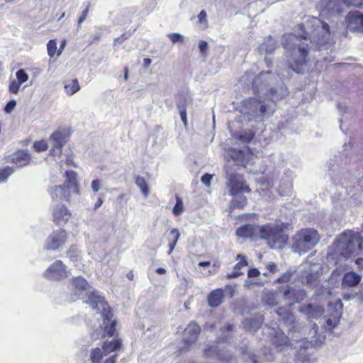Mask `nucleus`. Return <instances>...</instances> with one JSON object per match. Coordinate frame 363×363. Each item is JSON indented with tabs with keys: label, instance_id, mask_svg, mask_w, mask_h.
<instances>
[{
	"label": "nucleus",
	"instance_id": "de8ad7c7",
	"mask_svg": "<svg viewBox=\"0 0 363 363\" xmlns=\"http://www.w3.org/2000/svg\"><path fill=\"white\" fill-rule=\"evenodd\" d=\"M178 109L179 111L180 116L182 121L186 123V110L184 105L181 104H178L177 105Z\"/></svg>",
	"mask_w": 363,
	"mask_h": 363
},
{
	"label": "nucleus",
	"instance_id": "603ef678",
	"mask_svg": "<svg viewBox=\"0 0 363 363\" xmlns=\"http://www.w3.org/2000/svg\"><path fill=\"white\" fill-rule=\"evenodd\" d=\"M291 277V272H286L282 276H281L279 278L277 279V282L281 283V282H288Z\"/></svg>",
	"mask_w": 363,
	"mask_h": 363
},
{
	"label": "nucleus",
	"instance_id": "bf43d9fd",
	"mask_svg": "<svg viewBox=\"0 0 363 363\" xmlns=\"http://www.w3.org/2000/svg\"><path fill=\"white\" fill-rule=\"evenodd\" d=\"M247 274L249 277H257L259 275V271L256 268H253L248 271Z\"/></svg>",
	"mask_w": 363,
	"mask_h": 363
},
{
	"label": "nucleus",
	"instance_id": "680f3d73",
	"mask_svg": "<svg viewBox=\"0 0 363 363\" xmlns=\"http://www.w3.org/2000/svg\"><path fill=\"white\" fill-rule=\"evenodd\" d=\"M318 325L314 323L311 328V329L310 330V335H311V337H315L318 333Z\"/></svg>",
	"mask_w": 363,
	"mask_h": 363
},
{
	"label": "nucleus",
	"instance_id": "a878e982",
	"mask_svg": "<svg viewBox=\"0 0 363 363\" xmlns=\"http://www.w3.org/2000/svg\"><path fill=\"white\" fill-rule=\"evenodd\" d=\"M66 180L64 184L67 185V189L70 191L79 194L78 184L77 180V174L73 171H67L65 172Z\"/></svg>",
	"mask_w": 363,
	"mask_h": 363
},
{
	"label": "nucleus",
	"instance_id": "8fccbe9b",
	"mask_svg": "<svg viewBox=\"0 0 363 363\" xmlns=\"http://www.w3.org/2000/svg\"><path fill=\"white\" fill-rule=\"evenodd\" d=\"M130 36V32H127L125 33H123L120 37L116 38L114 39V44L119 43L121 44L123 42H124L125 40L129 38Z\"/></svg>",
	"mask_w": 363,
	"mask_h": 363
},
{
	"label": "nucleus",
	"instance_id": "b1692460",
	"mask_svg": "<svg viewBox=\"0 0 363 363\" xmlns=\"http://www.w3.org/2000/svg\"><path fill=\"white\" fill-rule=\"evenodd\" d=\"M109 311L111 312V315H109V319H108L105 315L103 311V308L101 307V310L98 311V312L101 313L102 317L104 318V330L105 333L108 335L109 337H112L116 331V320H111V318L113 317V313L109 308V306L108 305V308H106V312Z\"/></svg>",
	"mask_w": 363,
	"mask_h": 363
},
{
	"label": "nucleus",
	"instance_id": "ea45409f",
	"mask_svg": "<svg viewBox=\"0 0 363 363\" xmlns=\"http://www.w3.org/2000/svg\"><path fill=\"white\" fill-rule=\"evenodd\" d=\"M264 302L269 306H274L278 304L275 294L273 293L268 294L264 299Z\"/></svg>",
	"mask_w": 363,
	"mask_h": 363
},
{
	"label": "nucleus",
	"instance_id": "39448f33",
	"mask_svg": "<svg viewBox=\"0 0 363 363\" xmlns=\"http://www.w3.org/2000/svg\"><path fill=\"white\" fill-rule=\"evenodd\" d=\"M226 186L229 194L234 196L231 201V207L233 208H242L247 204V198L244 196H237L241 192L250 193L251 189L244 184L242 175L237 174L228 165L225 167Z\"/></svg>",
	"mask_w": 363,
	"mask_h": 363
},
{
	"label": "nucleus",
	"instance_id": "774afa93",
	"mask_svg": "<svg viewBox=\"0 0 363 363\" xmlns=\"http://www.w3.org/2000/svg\"><path fill=\"white\" fill-rule=\"evenodd\" d=\"M105 363H115V356L108 358Z\"/></svg>",
	"mask_w": 363,
	"mask_h": 363
},
{
	"label": "nucleus",
	"instance_id": "72a5a7b5",
	"mask_svg": "<svg viewBox=\"0 0 363 363\" xmlns=\"http://www.w3.org/2000/svg\"><path fill=\"white\" fill-rule=\"evenodd\" d=\"M80 89L77 79H74L72 83L65 86V89L68 94H74Z\"/></svg>",
	"mask_w": 363,
	"mask_h": 363
},
{
	"label": "nucleus",
	"instance_id": "5701e85b",
	"mask_svg": "<svg viewBox=\"0 0 363 363\" xmlns=\"http://www.w3.org/2000/svg\"><path fill=\"white\" fill-rule=\"evenodd\" d=\"M263 323V316L259 315L252 318L245 319L242 323L243 328L247 331L254 333L257 331Z\"/></svg>",
	"mask_w": 363,
	"mask_h": 363
},
{
	"label": "nucleus",
	"instance_id": "393cba45",
	"mask_svg": "<svg viewBox=\"0 0 363 363\" xmlns=\"http://www.w3.org/2000/svg\"><path fill=\"white\" fill-rule=\"evenodd\" d=\"M11 161L17 167H21L30 163V157L27 150H21L11 155Z\"/></svg>",
	"mask_w": 363,
	"mask_h": 363
},
{
	"label": "nucleus",
	"instance_id": "0e129e2a",
	"mask_svg": "<svg viewBox=\"0 0 363 363\" xmlns=\"http://www.w3.org/2000/svg\"><path fill=\"white\" fill-rule=\"evenodd\" d=\"M103 203V200L101 198H99L96 203L94 205V209H97L99 208Z\"/></svg>",
	"mask_w": 363,
	"mask_h": 363
},
{
	"label": "nucleus",
	"instance_id": "6e6d98bb",
	"mask_svg": "<svg viewBox=\"0 0 363 363\" xmlns=\"http://www.w3.org/2000/svg\"><path fill=\"white\" fill-rule=\"evenodd\" d=\"M89 7H90V4L89 3L86 9L84 11L82 15L79 17V20H78V24L79 26L85 21V19L86 18V16H87V14H88V12H89Z\"/></svg>",
	"mask_w": 363,
	"mask_h": 363
},
{
	"label": "nucleus",
	"instance_id": "aec40b11",
	"mask_svg": "<svg viewBox=\"0 0 363 363\" xmlns=\"http://www.w3.org/2000/svg\"><path fill=\"white\" fill-rule=\"evenodd\" d=\"M318 278L319 274L318 272L311 269L303 271L300 276L301 283L311 288L317 286Z\"/></svg>",
	"mask_w": 363,
	"mask_h": 363
},
{
	"label": "nucleus",
	"instance_id": "c756f323",
	"mask_svg": "<svg viewBox=\"0 0 363 363\" xmlns=\"http://www.w3.org/2000/svg\"><path fill=\"white\" fill-rule=\"evenodd\" d=\"M232 160L238 164H241L245 167V152L242 150L233 149L230 150V153Z\"/></svg>",
	"mask_w": 363,
	"mask_h": 363
},
{
	"label": "nucleus",
	"instance_id": "9b49d317",
	"mask_svg": "<svg viewBox=\"0 0 363 363\" xmlns=\"http://www.w3.org/2000/svg\"><path fill=\"white\" fill-rule=\"evenodd\" d=\"M320 8L322 15L338 16L342 12L341 0H320Z\"/></svg>",
	"mask_w": 363,
	"mask_h": 363
},
{
	"label": "nucleus",
	"instance_id": "338daca9",
	"mask_svg": "<svg viewBox=\"0 0 363 363\" xmlns=\"http://www.w3.org/2000/svg\"><path fill=\"white\" fill-rule=\"evenodd\" d=\"M156 272L160 274H164L166 273V269L164 268H162V267H159L156 269Z\"/></svg>",
	"mask_w": 363,
	"mask_h": 363
},
{
	"label": "nucleus",
	"instance_id": "412c9836",
	"mask_svg": "<svg viewBox=\"0 0 363 363\" xmlns=\"http://www.w3.org/2000/svg\"><path fill=\"white\" fill-rule=\"evenodd\" d=\"M276 313L286 324L291 326L290 331L296 330L297 325L294 322V317L288 309L280 307L276 310Z\"/></svg>",
	"mask_w": 363,
	"mask_h": 363
},
{
	"label": "nucleus",
	"instance_id": "79ce46f5",
	"mask_svg": "<svg viewBox=\"0 0 363 363\" xmlns=\"http://www.w3.org/2000/svg\"><path fill=\"white\" fill-rule=\"evenodd\" d=\"M102 358V352L99 348H96L91 353V360L93 363H100Z\"/></svg>",
	"mask_w": 363,
	"mask_h": 363
},
{
	"label": "nucleus",
	"instance_id": "6e6552de",
	"mask_svg": "<svg viewBox=\"0 0 363 363\" xmlns=\"http://www.w3.org/2000/svg\"><path fill=\"white\" fill-rule=\"evenodd\" d=\"M67 234L65 230L53 231L46 239L44 248L47 251H57L67 242Z\"/></svg>",
	"mask_w": 363,
	"mask_h": 363
},
{
	"label": "nucleus",
	"instance_id": "4c0bfd02",
	"mask_svg": "<svg viewBox=\"0 0 363 363\" xmlns=\"http://www.w3.org/2000/svg\"><path fill=\"white\" fill-rule=\"evenodd\" d=\"M16 76L17 81L21 84L26 82L28 79V74L23 69L18 70L16 73Z\"/></svg>",
	"mask_w": 363,
	"mask_h": 363
},
{
	"label": "nucleus",
	"instance_id": "0eeeda50",
	"mask_svg": "<svg viewBox=\"0 0 363 363\" xmlns=\"http://www.w3.org/2000/svg\"><path fill=\"white\" fill-rule=\"evenodd\" d=\"M319 240L320 237L317 230L303 229L294 236L292 249L296 253H306L313 248Z\"/></svg>",
	"mask_w": 363,
	"mask_h": 363
},
{
	"label": "nucleus",
	"instance_id": "58836bf2",
	"mask_svg": "<svg viewBox=\"0 0 363 363\" xmlns=\"http://www.w3.org/2000/svg\"><path fill=\"white\" fill-rule=\"evenodd\" d=\"M237 259H240V262L235 264L234 269L237 271H240V269L247 265L245 257L241 254L238 255Z\"/></svg>",
	"mask_w": 363,
	"mask_h": 363
},
{
	"label": "nucleus",
	"instance_id": "49530a36",
	"mask_svg": "<svg viewBox=\"0 0 363 363\" xmlns=\"http://www.w3.org/2000/svg\"><path fill=\"white\" fill-rule=\"evenodd\" d=\"M254 137V134L252 133H246L244 135H239L238 139L243 143H250Z\"/></svg>",
	"mask_w": 363,
	"mask_h": 363
},
{
	"label": "nucleus",
	"instance_id": "473e14b6",
	"mask_svg": "<svg viewBox=\"0 0 363 363\" xmlns=\"http://www.w3.org/2000/svg\"><path fill=\"white\" fill-rule=\"evenodd\" d=\"M170 234L174 236V238L173 240L169 244V250L168 252V255H170L172 252L174 250L177 245V242L180 238V234L178 230L176 228L172 229L170 231Z\"/></svg>",
	"mask_w": 363,
	"mask_h": 363
},
{
	"label": "nucleus",
	"instance_id": "9d476101",
	"mask_svg": "<svg viewBox=\"0 0 363 363\" xmlns=\"http://www.w3.org/2000/svg\"><path fill=\"white\" fill-rule=\"evenodd\" d=\"M279 293L282 294L284 300L289 301L290 304L301 301L306 297L304 290H295L289 286H281L279 287Z\"/></svg>",
	"mask_w": 363,
	"mask_h": 363
},
{
	"label": "nucleus",
	"instance_id": "f8f14e48",
	"mask_svg": "<svg viewBox=\"0 0 363 363\" xmlns=\"http://www.w3.org/2000/svg\"><path fill=\"white\" fill-rule=\"evenodd\" d=\"M44 276L46 278L53 280H60L67 277L66 267L60 260H57L52 263L45 272Z\"/></svg>",
	"mask_w": 363,
	"mask_h": 363
},
{
	"label": "nucleus",
	"instance_id": "13d9d810",
	"mask_svg": "<svg viewBox=\"0 0 363 363\" xmlns=\"http://www.w3.org/2000/svg\"><path fill=\"white\" fill-rule=\"evenodd\" d=\"M211 179H212V175H211L209 174H205L201 177V182L206 186H209Z\"/></svg>",
	"mask_w": 363,
	"mask_h": 363
},
{
	"label": "nucleus",
	"instance_id": "4be33fe9",
	"mask_svg": "<svg viewBox=\"0 0 363 363\" xmlns=\"http://www.w3.org/2000/svg\"><path fill=\"white\" fill-rule=\"evenodd\" d=\"M260 228L250 224L240 226L236 231V235L240 238H254L259 233Z\"/></svg>",
	"mask_w": 363,
	"mask_h": 363
},
{
	"label": "nucleus",
	"instance_id": "1a4fd4ad",
	"mask_svg": "<svg viewBox=\"0 0 363 363\" xmlns=\"http://www.w3.org/2000/svg\"><path fill=\"white\" fill-rule=\"evenodd\" d=\"M66 143L65 134L61 131L54 132L48 139L50 154L53 156L60 155L62 147Z\"/></svg>",
	"mask_w": 363,
	"mask_h": 363
},
{
	"label": "nucleus",
	"instance_id": "a18cd8bd",
	"mask_svg": "<svg viewBox=\"0 0 363 363\" xmlns=\"http://www.w3.org/2000/svg\"><path fill=\"white\" fill-rule=\"evenodd\" d=\"M21 83L18 81H12L9 84V91L13 94H16L19 91Z\"/></svg>",
	"mask_w": 363,
	"mask_h": 363
},
{
	"label": "nucleus",
	"instance_id": "f704fd0d",
	"mask_svg": "<svg viewBox=\"0 0 363 363\" xmlns=\"http://www.w3.org/2000/svg\"><path fill=\"white\" fill-rule=\"evenodd\" d=\"M48 53L50 57H53L57 52V43L55 40H50L47 45Z\"/></svg>",
	"mask_w": 363,
	"mask_h": 363
},
{
	"label": "nucleus",
	"instance_id": "c9c22d12",
	"mask_svg": "<svg viewBox=\"0 0 363 363\" xmlns=\"http://www.w3.org/2000/svg\"><path fill=\"white\" fill-rule=\"evenodd\" d=\"M183 212V201L182 200L177 197L176 203L172 209V213L175 216H179Z\"/></svg>",
	"mask_w": 363,
	"mask_h": 363
},
{
	"label": "nucleus",
	"instance_id": "4468645a",
	"mask_svg": "<svg viewBox=\"0 0 363 363\" xmlns=\"http://www.w3.org/2000/svg\"><path fill=\"white\" fill-rule=\"evenodd\" d=\"M298 350L296 352V360L301 363H312L313 359L309 352V350L311 349V344L306 338L301 340L298 342Z\"/></svg>",
	"mask_w": 363,
	"mask_h": 363
},
{
	"label": "nucleus",
	"instance_id": "09e8293b",
	"mask_svg": "<svg viewBox=\"0 0 363 363\" xmlns=\"http://www.w3.org/2000/svg\"><path fill=\"white\" fill-rule=\"evenodd\" d=\"M16 101L15 100H11L9 101L4 107V111L6 113H10L16 107Z\"/></svg>",
	"mask_w": 363,
	"mask_h": 363
},
{
	"label": "nucleus",
	"instance_id": "c85d7f7f",
	"mask_svg": "<svg viewBox=\"0 0 363 363\" xmlns=\"http://www.w3.org/2000/svg\"><path fill=\"white\" fill-rule=\"evenodd\" d=\"M361 281V277L354 272H347L344 275L342 284L344 286L353 287Z\"/></svg>",
	"mask_w": 363,
	"mask_h": 363
},
{
	"label": "nucleus",
	"instance_id": "4d7b16f0",
	"mask_svg": "<svg viewBox=\"0 0 363 363\" xmlns=\"http://www.w3.org/2000/svg\"><path fill=\"white\" fill-rule=\"evenodd\" d=\"M199 21L201 23H207V15L204 10H202L198 15Z\"/></svg>",
	"mask_w": 363,
	"mask_h": 363
},
{
	"label": "nucleus",
	"instance_id": "2f4dec72",
	"mask_svg": "<svg viewBox=\"0 0 363 363\" xmlns=\"http://www.w3.org/2000/svg\"><path fill=\"white\" fill-rule=\"evenodd\" d=\"M135 184L140 189L144 197H147L149 194V188L145 179L140 176L135 177Z\"/></svg>",
	"mask_w": 363,
	"mask_h": 363
},
{
	"label": "nucleus",
	"instance_id": "dca6fc26",
	"mask_svg": "<svg viewBox=\"0 0 363 363\" xmlns=\"http://www.w3.org/2000/svg\"><path fill=\"white\" fill-rule=\"evenodd\" d=\"M49 191L52 200L56 202L68 201L72 192L67 189L66 184L52 186L50 189Z\"/></svg>",
	"mask_w": 363,
	"mask_h": 363
},
{
	"label": "nucleus",
	"instance_id": "423d86ee",
	"mask_svg": "<svg viewBox=\"0 0 363 363\" xmlns=\"http://www.w3.org/2000/svg\"><path fill=\"white\" fill-rule=\"evenodd\" d=\"M75 295L80 296L82 298L84 296L87 297V299L84 301L86 303L89 304L93 310L100 311L101 307L103 308L104 315L109 319V315L111 312L106 308H108V303L104 300V297H101L98 293L90 287L88 282L82 277H77L72 280Z\"/></svg>",
	"mask_w": 363,
	"mask_h": 363
},
{
	"label": "nucleus",
	"instance_id": "f03ea898",
	"mask_svg": "<svg viewBox=\"0 0 363 363\" xmlns=\"http://www.w3.org/2000/svg\"><path fill=\"white\" fill-rule=\"evenodd\" d=\"M277 77L271 72H261L257 76L252 86L257 97H249L242 101L241 112L247 116V120L261 121L272 116L275 110V102L287 95L288 91L284 84L270 87Z\"/></svg>",
	"mask_w": 363,
	"mask_h": 363
},
{
	"label": "nucleus",
	"instance_id": "20e7f679",
	"mask_svg": "<svg viewBox=\"0 0 363 363\" xmlns=\"http://www.w3.org/2000/svg\"><path fill=\"white\" fill-rule=\"evenodd\" d=\"M289 227V223L277 221L262 226L259 230L261 239L264 240L267 245L272 249L283 248L288 240V235L285 231Z\"/></svg>",
	"mask_w": 363,
	"mask_h": 363
},
{
	"label": "nucleus",
	"instance_id": "052dcab7",
	"mask_svg": "<svg viewBox=\"0 0 363 363\" xmlns=\"http://www.w3.org/2000/svg\"><path fill=\"white\" fill-rule=\"evenodd\" d=\"M242 274V272L240 271H237V270H235L232 272V273H230V274H228V278L229 279H233V278H236V277H238L240 275H241Z\"/></svg>",
	"mask_w": 363,
	"mask_h": 363
},
{
	"label": "nucleus",
	"instance_id": "c03bdc74",
	"mask_svg": "<svg viewBox=\"0 0 363 363\" xmlns=\"http://www.w3.org/2000/svg\"><path fill=\"white\" fill-rule=\"evenodd\" d=\"M348 6L363 7V0H342Z\"/></svg>",
	"mask_w": 363,
	"mask_h": 363
},
{
	"label": "nucleus",
	"instance_id": "37998d69",
	"mask_svg": "<svg viewBox=\"0 0 363 363\" xmlns=\"http://www.w3.org/2000/svg\"><path fill=\"white\" fill-rule=\"evenodd\" d=\"M168 37L174 44L179 42H183L184 40V36L177 33H170L168 35Z\"/></svg>",
	"mask_w": 363,
	"mask_h": 363
},
{
	"label": "nucleus",
	"instance_id": "bb28decb",
	"mask_svg": "<svg viewBox=\"0 0 363 363\" xmlns=\"http://www.w3.org/2000/svg\"><path fill=\"white\" fill-rule=\"evenodd\" d=\"M223 299V290L222 289H217L209 294L208 303L211 307H217L222 303Z\"/></svg>",
	"mask_w": 363,
	"mask_h": 363
},
{
	"label": "nucleus",
	"instance_id": "f257e3e1",
	"mask_svg": "<svg viewBox=\"0 0 363 363\" xmlns=\"http://www.w3.org/2000/svg\"><path fill=\"white\" fill-rule=\"evenodd\" d=\"M298 26L302 31L301 33H298V35L286 34L282 38L286 57L290 58L289 61H294L296 67L306 62L308 55L306 47L314 50H320L325 48L330 37L328 24L318 18L312 17ZM289 67L294 72H300L298 67H294L291 63Z\"/></svg>",
	"mask_w": 363,
	"mask_h": 363
},
{
	"label": "nucleus",
	"instance_id": "ddd939ff",
	"mask_svg": "<svg viewBox=\"0 0 363 363\" xmlns=\"http://www.w3.org/2000/svg\"><path fill=\"white\" fill-rule=\"evenodd\" d=\"M345 21L348 30L363 33V13L358 11L350 12L347 15Z\"/></svg>",
	"mask_w": 363,
	"mask_h": 363
},
{
	"label": "nucleus",
	"instance_id": "2eb2a0df",
	"mask_svg": "<svg viewBox=\"0 0 363 363\" xmlns=\"http://www.w3.org/2000/svg\"><path fill=\"white\" fill-rule=\"evenodd\" d=\"M71 213L65 205H57L53 208V221L58 225H63L71 218Z\"/></svg>",
	"mask_w": 363,
	"mask_h": 363
},
{
	"label": "nucleus",
	"instance_id": "7ed1b4c3",
	"mask_svg": "<svg viewBox=\"0 0 363 363\" xmlns=\"http://www.w3.org/2000/svg\"><path fill=\"white\" fill-rule=\"evenodd\" d=\"M363 250V234L347 231L342 233L330 248L333 259L347 258Z\"/></svg>",
	"mask_w": 363,
	"mask_h": 363
},
{
	"label": "nucleus",
	"instance_id": "69168bd1",
	"mask_svg": "<svg viewBox=\"0 0 363 363\" xmlns=\"http://www.w3.org/2000/svg\"><path fill=\"white\" fill-rule=\"evenodd\" d=\"M143 61H144L143 65L145 67H149L152 62V61L150 58H145Z\"/></svg>",
	"mask_w": 363,
	"mask_h": 363
},
{
	"label": "nucleus",
	"instance_id": "e433bc0d",
	"mask_svg": "<svg viewBox=\"0 0 363 363\" xmlns=\"http://www.w3.org/2000/svg\"><path fill=\"white\" fill-rule=\"evenodd\" d=\"M14 169L10 167H6L0 170V182H4L13 172Z\"/></svg>",
	"mask_w": 363,
	"mask_h": 363
},
{
	"label": "nucleus",
	"instance_id": "e2e57ef3",
	"mask_svg": "<svg viewBox=\"0 0 363 363\" xmlns=\"http://www.w3.org/2000/svg\"><path fill=\"white\" fill-rule=\"evenodd\" d=\"M267 269L269 272L274 273L277 271V266L274 263H271L267 266Z\"/></svg>",
	"mask_w": 363,
	"mask_h": 363
},
{
	"label": "nucleus",
	"instance_id": "6ab92c4d",
	"mask_svg": "<svg viewBox=\"0 0 363 363\" xmlns=\"http://www.w3.org/2000/svg\"><path fill=\"white\" fill-rule=\"evenodd\" d=\"M200 332V327L195 322H191L184 330V342L188 345L196 342Z\"/></svg>",
	"mask_w": 363,
	"mask_h": 363
},
{
	"label": "nucleus",
	"instance_id": "a19ab883",
	"mask_svg": "<svg viewBox=\"0 0 363 363\" xmlns=\"http://www.w3.org/2000/svg\"><path fill=\"white\" fill-rule=\"evenodd\" d=\"M48 146H49L48 142L47 143L44 140L38 141L33 144L34 148L38 152H42V151L46 150L48 148Z\"/></svg>",
	"mask_w": 363,
	"mask_h": 363
},
{
	"label": "nucleus",
	"instance_id": "f3484780",
	"mask_svg": "<svg viewBox=\"0 0 363 363\" xmlns=\"http://www.w3.org/2000/svg\"><path fill=\"white\" fill-rule=\"evenodd\" d=\"M279 47L278 40L272 36H268L264 39V42L259 45L257 52L262 55H270L274 53L275 50Z\"/></svg>",
	"mask_w": 363,
	"mask_h": 363
},
{
	"label": "nucleus",
	"instance_id": "cd10ccee",
	"mask_svg": "<svg viewBox=\"0 0 363 363\" xmlns=\"http://www.w3.org/2000/svg\"><path fill=\"white\" fill-rule=\"evenodd\" d=\"M300 311L308 318H317L323 315V310L320 306L308 304L301 307Z\"/></svg>",
	"mask_w": 363,
	"mask_h": 363
},
{
	"label": "nucleus",
	"instance_id": "5fc2aeb1",
	"mask_svg": "<svg viewBox=\"0 0 363 363\" xmlns=\"http://www.w3.org/2000/svg\"><path fill=\"white\" fill-rule=\"evenodd\" d=\"M101 187V183L99 179H95L91 182V189L94 192H98Z\"/></svg>",
	"mask_w": 363,
	"mask_h": 363
},
{
	"label": "nucleus",
	"instance_id": "3c124183",
	"mask_svg": "<svg viewBox=\"0 0 363 363\" xmlns=\"http://www.w3.org/2000/svg\"><path fill=\"white\" fill-rule=\"evenodd\" d=\"M67 256L70 259H72L73 261H74V260L77 259V258L79 257V252L77 250H76L75 249L71 248L67 252Z\"/></svg>",
	"mask_w": 363,
	"mask_h": 363
},
{
	"label": "nucleus",
	"instance_id": "864d4df0",
	"mask_svg": "<svg viewBox=\"0 0 363 363\" xmlns=\"http://www.w3.org/2000/svg\"><path fill=\"white\" fill-rule=\"evenodd\" d=\"M199 48L203 55H206L208 49V43L204 40H201L199 43Z\"/></svg>",
	"mask_w": 363,
	"mask_h": 363
},
{
	"label": "nucleus",
	"instance_id": "a211bd4d",
	"mask_svg": "<svg viewBox=\"0 0 363 363\" xmlns=\"http://www.w3.org/2000/svg\"><path fill=\"white\" fill-rule=\"evenodd\" d=\"M271 330L270 335H272V342L279 350L281 351L289 345V337L279 329L272 328Z\"/></svg>",
	"mask_w": 363,
	"mask_h": 363
},
{
	"label": "nucleus",
	"instance_id": "7c9ffc66",
	"mask_svg": "<svg viewBox=\"0 0 363 363\" xmlns=\"http://www.w3.org/2000/svg\"><path fill=\"white\" fill-rule=\"evenodd\" d=\"M121 346L120 340H115L113 342H105L103 346L104 352L106 354L119 349Z\"/></svg>",
	"mask_w": 363,
	"mask_h": 363
}]
</instances>
